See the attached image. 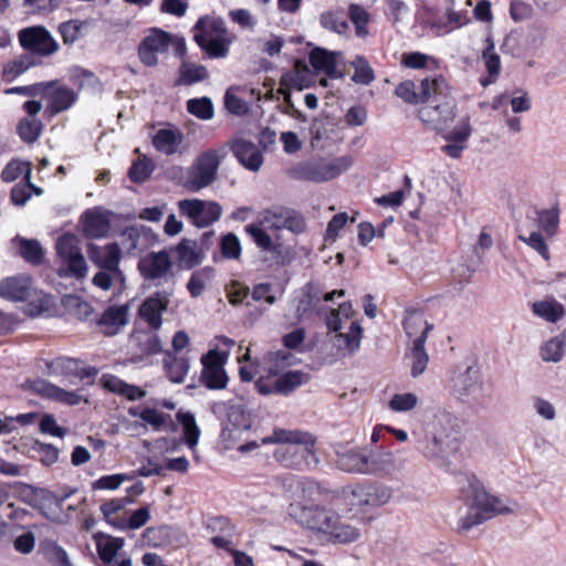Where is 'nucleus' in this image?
I'll use <instances>...</instances> for the list:
<instances>
[{"label": "nucleus", "mask_w": 566, "mask_h": 566, "mask_svg": "<svg viewBox=\"0 0 566 566\" xmlns=\"http://www.w3.org/2000/svg\"><path fill=\"white\" fill-rule=\"evenodd\" d=\"M461 448L458 418L444 410H436L426 423L424 437L419 441L422 454L441 467H449Z\"/></svg>", "instance_id": "1"}, {"label": "nucleus", "mask_w": 566, "mask_h": 566, "mask_svg": "<svg viewBox=\"0 0 566 566\" xmlns=\"http://www.w3.org/2000/svg\"><path fill=\"white\" fill-rule=\"evenodd\" d=\"M315 437L302 430L274 429L271 436L261 440L262 444L276 443L274 459L285 468L304 470L317 464Z\"/></svg>", "instance_id": "2"}, {"label": "nucleus", "mask_w": 566, "mask_h": 566, "mask_svg": "<svg viewBox=\"0 0 566 566\" xmlns=\"http://www.w3.org/2000/svg\"><path fill=\"white\" fill-rule=\"evenodd\" d=\"M513 509L503 504L502 500L489 494L483 484L475 478L469 479L465 491V511L459 513L458 531H469L496 515L512 513Z\"/></svg>", "instance_id": "3"}, {"label": "nucleus", "mask_w": 566, "mask_h": 566, "mask_svg": "<svg viewBox=\"0 0 566 566\" xmlns=\"http://www.w3.org/2000/svg\"><path fill=\"white\" fill-rule=\"evenodd\" d=\"M457 103L451 88L442 77L434 78V88L422 102L418 116L423 125L437 133H443L455 118Z\"/></svg>", "instance_id": "4"}, {"label": "nucleus", "mask_w": 566, "mask_h": 566, "mask_svg": "<svg viewBox=\"0 0 566 566\" xmlns=\"http://www.w3.org/2000/svg\"><path fill=\"white\" fill-rule=\"evenodd\" d=\"M300 523L308 530L323 533L340 544L353 543L360 537V531L342 523L340 516L321 506H305L298 514Z\"/></svg>", "instance_id": "5"}, {"label": "nucleus", "mask_w": 566, "mask_h": 566, "mask_svg": "<svg viewBox=\"0 0 566 566\" xmlns=\"http://www.w3.org/2000/svg\"><path fill=\"white\" fill-rule=\"evenodd\" d=\"M193 40L209 57H226L231 41L226 21L221 17L203 15L193 27Z\"/></svg>", "instance_id": "6"}, {"label": "nucleus", "mask_w": 566, "mask_h": 566, "mask_svg": "<svg viewBox=\"0 0 566 566\" xmlns=\"http://www.w3.org/2000/svg\"><path fill=\"white\" fill-rule=\"evenodd\" d=\"M226 155L224 147L200 153L187 172L185 187L193 192L209 187L217 179L219 167Z\"/></svg>", "instance_id": "7"}, {"label": "nucleus", "mask_w": 566, "mask_h": 566, "mask_svg": "<svg viewBox=\"0 0 566 566\" xmlns=\"http://www.w3.org/2000/svg\"><path fill=\"white\" fill-rule=\"evenodd\" d=\"M75 234L64 233L56 240L55 249L59 258L65 265L60 269V276L84 279L87 274V263L78 245Z\"/></svg>", "instance_id": "8"}, {"label": "nucleus", "mask_w": 566, "mask_h": 566, "mask_svg": "<svg viewBox=\"0 0 566 566\" xmlns=\"http://www.w3.org/2000/svg\"><path fill=\"white\" fill-rule=\"evenodd\" d=\"M259 223L270 230L286 229L295 234L304 232L306 228L303 216L286 207L273 206L259 214Z\"/></svg>", "instance_id": "9"}, {"label": "nucleus", "mask_w": 566, "mask_h": 566, "mask_svg": "<svg viewBox=\"0 0 566 566\" xmlns=\"http://www.w3.org/2000/svg\"><path fill=\"white\" fill-rule=\"evenodd\" d=\"M346 497L352 506L377 507L388 503L392 496L390 488L379 483H363L348 486Z\"/></svg>", "instance_id": "10"}, {"label": "nucleus", "mask_w": 566, "mask_h": 566, "mask_svg": "<svg viewBox=\"0 0 566 566\" xmlns=\"http://www.w3.org/2000/svg\"><path fill=\"white\" fill-rule=\"evenodd\" d=\"M20 45L33 56H50L57 52L60 45L43 25L21 29L18 33Z\"/></svg>", "instance_id": "11"}, {"label": "nucleus", "mask_w": 566, "mask_h": 566, "mask_svg": "<svg viewBox=\"0 0 566 566\" xmlns=\"http://www.w3.org/2000/svg\"><path fill=\"white\" fill-rule=\"evenodd\" d=\"M228 354L218 349H210L201 356L202 371L200 375L201 384L212 390H220L227 387L229 377L224 365Z\"/></svg>", "instance_id": "12"}, {"label": "nucleus", "mask_w": 566, "mask_h": 566, "mask_svg": "<svg viewBox=\"0 0 566 566\" xmlns=\"http://www.w3.org/2000/svg\"><path fill=\"white\" fill-rule=\"evenodd\" d=\"M181 214L188 217L197 228H207L218 221L222 208L214 201H202L199 199H184L178 202Z\"/></svg>", "instance_id": "13"}, {"label": "nucleus", "mask_w": 566, "mask_h": 566, "mask_svg": "<svg viewBox=\"0 0 566 566\" xmlns=\"http://www.w3.org/2000/svg\"><path fill=\"white\" fill-rule=\"evenodd\" d=\"M86 253L90 261L99 269L112 271L114 276H123V272L119 269L122 251L118 243L112 242L104 247L88 243Z\"/></svg>", "instance_id": "14"}, {"label": "nucleus", "mask_w": 566, "mask_h": 566, "mask_svg": "<svg viewBox=\"0 0 566 566\" xmlns=\"http://www.w3.org/2000/svg\"><path fill=\"white\" fill-rule=\"evenodd\" d=\"M171 36L168 32L154 29L150 34L145 36L138 46V55L146 66L158 64L157 54L166 53L169 49Z\"/></svg>", "instance_id": "15"}, {"label": "nucleus", "mask_w": 566, "mask_h": 566, "mask_svg": "<svg viewBox=\"0 0 566 566\" xmlns=\"http://www.w3.org/2000/svg\"><path fill=\"white\" fill-rule=\"evenodd\" d=\"M44 86L42 96L49 101L48 109L53 115L71 108L77 99L76 92L57 80L44 82Z\"/></svg>", "instance_id": "16"}, {"label": "nucleus", "mask_w": 566, "mask_h": 566, "mask_svg": "<svg viewBox=\"0 0 566 566\" xmlns=\"http://www.w3.org/2000/svg\"><path fill=\"white\" fill-rule=\"evenodd\" d=\"M172 263L166 250L150 252L138 262L140 275L146 281L164 279L171 271Z\"/></svg>", "instance_id": "17"}, {"label": "nucleus", "mask_w": 566, "mask_h": 566, "mask_svg": "<svg viewBox=\"0 0 566 566\" xmlns=\"http://www.w3.org/2000/svg\"><path fill=\"white\" fill-rule=\"evenodd\" d=\"M169 295V293L163 294L156 292L154 295L147 297L139 307L140 317L155 331H158L163 325L161 315L168 307Z\"/></svg>", "instance_id": "18"}, {"label": "nucleus", "mask_w": 566, "mask_h": 566, "mask_svg": "<svg viewBox=\"0 0 566 566\" xmlns=\"http://www.w3.org/2000/svg\"><path fill=\"white\" fill-rule=\"evenodd\" d=\"M227 424L222 429V437H232L234 430H249L252 427V413L244 402H228Z\"/></svg>", "instance_id": "19"}, {"label": "nucleus", "mask_w": 566, "mask_h": 566, "mask_svg": "<svg viewBox=\"0 0 566 566\" xmlns=\"http://www.w3.org/2000/svg\"><path fill=\"white\" fill-rule=\"evenodd\" d=\"M29 387L34 392L51 400H55L69 406H76L82 401V396L75 391L64 390L45 379H34L28 381Z\"/></svg>", "instance_id": "20"}, {"label": "nucleus", "mask_w": 566, "mask_h": 566, "mask_svg": "<svg viewBox=\"0 0 566 566\" xmlns=\"http://www.w3.org/2000/svg\"><path fill=\"white\" fill-rule=\"evenodd\" d=\"M482 378L476 366H469L453 381V390L461 398L475 397L482 391Z\"/></svg>", "instance_id": "21"}, {"label": "nucleus", "mask_w": 566, "mask_h": 566, "mask_svg": "<svg viewBox=\"0 0 566 566\" xmlns=\"http://www.w3.org/2000/svg\"><path fill=\"white\" fill-rule=\"evenodd\" d=\"M231 149L239 163L251 171H258L263 165V155L255 144L250 140L235 139Z\"/></svg>", "instance_id": "22"}, {"label": "nucleus", "mask_w": 566, "mask_h": 566, "mask_svg": "<svg viewBox=\"0 0 566 566\" xmlns=\"http://www.w3.org/2000/svg\"><path fill=\"white\" fill-rule=\"evenodd\" d=\"M32 293L29 276H11L0 282V296L13 302L28 301Z\"/></svg>", "instance_id": "23"}, {"label": "nucleus", "mask_w": 566, "mask_h": 566, "mask_svg": "<svg viewBox=\"0 0 566 566\" xmlns=\"http://www.w3.org/2000/svg\"><path fill=\"white\" fill-rule=\"evenodd\" d=\"M127 323V305L109 306L97 319V325L101 327V331L105 336H115Z\"/></svg>", "instance_id": "24"}, {"label": "nucleus", "mask_w": 566, "mask_h": 566, "mask_svg": "<svg viewBox=\"0 0 566 566\" xmlns=\"http://www.w3.org/2000/svg\"><path fill=\"white\" fill-rule=\"evenodd\" d=\"M366 474L388 476L397 470V460L391 451H367Z\"/></svg>", "instance_id": "25"}, {"label": "nucleus", "mask_w": 566, "mask_h": 566, "mask_svg": "<svg viewBox=\"0 0 566 566\" xmlns=\"http://www.w3.org/2000/svg\"><path fill=\"white\" fill-rule=\"evenodd\" d=\"M433 328L432 325H427L419 336L412 340V346L408 355L410 359L411 370L410 374L413 378L419 377L424 373L429 363V355L426 352L424 344L428 333Z\"/></svg>", "instance_id": "26"}, {"label": "nucleus", "mask_w": 566, "mask_h": 566, "mask_svg": "<svg viewBox=\"0 0 566 566\" xmlns=\"http://www.w3.org/2000/svg\"><path fill=\"white\" fill-rule=\"evenodd\" d=\"M432 88H434V78H423L420 82L419 91L412 81H405L396 87L395 93L408 104H422L428 99V94Z\"/></svg>", "instance_id": "27"}, {"label": "nucleus", "mask_w": 566, "mask_h": 566, "mask_svg": "<svg viewBox=\"0 0 566 566\" xmlns=\"http://www.w3.org/2000/svg\"><path fill=\"white\" fill-rule=\"evenodd\" d=\"M185 135L178 128H160L153 137V145L166 156L175 155L184 144Z\"/></svg>", "instance_id": "28"}, {"label": "nucleus", "mask_w": 566, "mask_h": 566, "mask_svg": "<svg viewBox=\"0 0 566 566\" xmlns=\"http://www.w3.org/2000/svg\"><path fill=\"white\" fill-rule=\"evenodd\" d=\"M111 229V221L106 214L88 209L83 216V234L88 239H101L107 235Z\"/></svg>", "instance_id": "29"}, {"label": "nucleus", "mask_w": 566, "mask_h": 566, "mask_svg": "<svg viewBox=\"0 0 566 566\" xmlns=\"http://www.w3.org/2000/svg\"><path fill=\"white\" fill-rule=\"evenodd\" d=\"M337 52H329L323 48H314L308 55V62L316 72H323L331 78L340 76L337 73Z\"/></svg>", "instance_id": "30"}, {"label": "nucleus", "mask_w": 566, "mask_h": 566, "mask_svg": "<svg viewBox=\"0 0 566 566\" xmlns=\"http://www.w3.org/2000/svg\"><path fill=\"white\" fill-rule=\"evenodd\" d=\"M367 451L350 449L337 453L336 464L342 471L348 473L366 474Z\"/></svg>", "instance_id": "31"}, {"label": "nucleus", "mask_w": 566, "mask_h": 566, "mask_svg": "<svg viewBox=\"0 0 566 566\" xmlns=\"http://www.w3.org/2000/svg\"><path fill=\"white\" fill-rule=\"evenodd\" d=\"M189 359L185 356H177L170 350L165 352L164 368L171 382L181 384L189 371Z\"/></svg>", "instance_id": "32"}, {"label": "nucleus", "mask_w": 566, "mask_h": 566, "mask_svg": "<svg viewBox=\"0 0 566 566\" xmlns=\"http://www.w3.org/2000/svg\"><path fill=\"white\" fill-rule=\"evenodd\" d=\"M94 538L98 556L106 564H109L118 551L124 546V538L122 537H114L98 533L94 535Z\"/></svg>", "instance_id": "33"}, {"label": "nucleus", "mask_w": 566, "mask_h": 566, "mask_svg": "<svg viewBox=\"0 0 566 566\" xmlns=\"http://www.w3.org/2000/svg\"><path fill=\"white\" fill-rule=\"evenodd\" d=\"M209 73L206 66L184 61L179 67V77L175 85H192L208 78Z\"/></svg>", "instance_id": "34"}, {"label": "nucleus", "mask_w": 566, "mask_h": 566, "mask_svg": "<svg viewBox=\"0 0 566 566\" xmlns=\"http://www.w3.org/2000/svg\"><path fill=\"white\" fill-rule=\"evenodd\" d=\"M176 253L180 266L184 269H192L201 262V258L197 252V241L195 240L182 239L176 245Z\"/></svg>", "instance_id": "35"}, {"label": "nucleus", "mask_w": 566, "mask_h": 566, "mask_svg": "<svg viewBox=\"0 0 566 566\" xmlns=\"http://www.w3.org/2000/svg\"><path fill=\"white\" fill-rule=\"evenodd\" d=\"M294 174L301 180L324 182L326 181L324 159L302 163L294 169Z\"/></svg>", "instance_id": "36"}, {"label": "nucleus", "mask_w": 566, "mask_h": 566, "mask_svg": "<svg viewBox=\"0 0 566 566\" xmlns=\"http://www.w3.org/2000/svg\"><path fill=\"white\" fill-rule=\"evenodd\" d=\"M361 326L357 322L350 324L347 333H337L335 335V346L338 349H347L349 354H354L360 347Z\"/></svg>", "instance_id": "37"}, {"label": "nucleus", "mask_w": 566, "mask_h": 566, "mask_svg": "<svg viewBox=\"0 0 566 566\" xmlns=\"http://www.w3.org/2000/svg\"><path fill=\"white\" fill-rule=\"evenodd\" d=\"M532 308L536 316L549 323H556L565 315L564 306L555 300L535 302Z\"/></svg>", "instance_id": "38"}, {"label": "nucleus", "mask_w": 566, "mask_h": 566, "mask_svg": "<svg viewBox=\"0 0 566 566\" xmlns=\"http://www.w3.org/2000/svg\"><path fill=\"white\" fill-rule=\"evenodd\" d=\"M14 241L19 242V252L27 262L33 265L42 263L44 251L38 240L17 237Z\"/></svg>", "instance_id": "39"}, {"label": "nucleus", "mask_w": 566, "mask_h": 566, "mask_svg": "<svg viewBox=\"0 0 566 566\" xmlns=\"http://www.w3.org/2000/svg\"><path fill=\"white\" fill-rule=\"evenodd\" d=\"M566 350V334L563 333L547 340L541 348V356L544 361H559Z\"/></svg>", "instance_id": "40"}, {"label": "nucleus", "mask_w": 566, "mask_h": 566, "mask_svg": "<svg viewBox=\"0 0 566 566\" xmlns=\"http://www.w3.org/2000/svg\"><path fill=\"white\" fill-rule=\"evenodd\" d=\"M176 417H177V420L182 426L186 444L190 449H195V447L198 444L199 437H200V429L197 426L195 416L189 411H187V412L178 411Z\"/></svg>", "instance_id": "41"}, {"label": "nucleus", "mask_w": 566, "mask_h": 566, "mask_svg": "<svg viewBox=\"0 0 566 566\" xmlns=\"http://www.w3.org/2000/svg\"><path fill=\"white\" fill-rule=\"evenodd\" d=\"M42 129V122L32 117L21 118L17 126L18 135L25 144L35 143L39 139Z\"/></svg>", "instance_id": "42"}, {"label": "nucleus", "mask_w": 566, "mask_h": 566, "mask_svg": "<svg viewBox=\"0 0 566 566\" xmlns=\"http://www.w3.org/2000/svg\"><path fill=\"white\" fill-rule=\"evenodd\" d=\"M187 111L201 120H209L214 115L212 101L207 96L188 99Z\"/></svg>", "instance_id": "43"}, {"label": "nucleus", "mask_w": 566, "mask_h": 566, "mask_svg": "<svg viewBox=\"0 0 566 566\" xmlns=\"http://www.w3.org/2000/svg\"><path fill=\"white\" fill-rule=\"evenodd\" d=\"M212 274L213 270L211 268L195 271L187 283L189 294L192 297H199L203 293L207 282L212 279Z\"/></svg>", "instance_id": "44"}, {"label": "nucleus", "mask_w": 566, "mask_h": 566, "mask_svg": "<svg viewBox=\"0 0 566 566\" xmlns=\"http://www.w3.org/2000/svg\"><path fill=\"white\" fill-rule=\"evenodd\" d=\"M78 361L74 358L57 357L46 363L48 373L50 375L71 376L78 373Z\"/></svg>", "instance_id": "45"}, {"label": "nucleus", "mask_w": 566, "mask_h": 566, "mask_svg": "<svg viewBox=\"0 0 566 566\" xmlns=\"http://www.w3.org/2000/svg\"><path fill=\"white\" fill-rule=\"evenodd\" d=\"M304 374L298 370L287 371L276 379V394L289 395L303 384Z\"/></svg>", "instance_id": "46"}, {"label": "nucleus", "mask_w": 566, "mask_h": 566, "mask_svg": "<svg viewBox=\"0 0 566 566\" xmlns=\"http://www.w3.org/2000/svg\"><path fill=\"white\" fill-rule=\"evenodd\" d=\"M319 22L324 29L338 34L344 33L348 28L347 20L340 11H325L321 13Z\"/></svg>", "instance_id": "47"}, {"label": "nucleus", "mask_w": 566, "mask_h": 566, "mask_svg": "<svg viewBox=\"0 0 566 566\" xmlns=\"http://www.w3.org/2000/svg\"><path fill=\"white\" fill-rule=\"evenodd\" d=\"M31 166L28 163L19 161V160H11L7 166L3 168L1 172V178L4 182H12L15 179H18L20 176L23 175L24 180L31 179Z\"/></svg>", "instance_id": "48"}, {"label": "nucleus", "mask_w": 566, "mask_h": 566, "mask_svg": "<svg viewBox=\"0 0 566 566\" xmlns=\"http://www.w3.org/2000/svg\"><path fill=\"white\" fill-rule=\"evenodd\" d=\"M352 65L355 69V72L352 76L353 82L368 85L375 80L374 71L364 56L357 55L352 62Z\"/></svg>", "instance_id": "49"}, {"label": "nucleus", "mask_w": 566, "mask_h": 566, "mask_svg": "<svg viewBox=\"0 0 566 566\" xmlns=\"http://www.w3.org/2000/svg\"><path fill=\"white\" fill-rule=\"evenodd\" d=\"M430 325L421 312L413 311L403 319V329L409 338L416 339L420 333Z\"/></svg>", "instance_id": "50"}, {"label": "nucleus", "mask_w": 566, "mask_h": 566, "mask_svg": "<svg viewBox=\"0 0 566 566\" xmlns=\"http://www.w3.org/2000/svg\"><path fill=\"white\" fill-rule=\"evenodd\" d=\"M40 64V61L32 54H23L15 59L14 61L7 64L4 67V74L12 75L13 77L21 75L27 72L30 67L36 66Z\"/></svg>", "instance_id": "51"}, {"label": "nucleus", "mask_w": 566, "mask_h": 566, "mask_svg": "<svg viewBox=\"0 0 566 566\" xmlns=\"http://www.w3.org/2000/svg\"><path fill=\"white\" fill-rule=\"evenodd\" d=\"M353 165V159L349 156H342L331 160L324 159V170L326 181L334 179L348 170Z\"/></svg>", "instance_id": "52"}, {"label": "nucleus", "mask_w": 566, "mask_h": 566, "mask_svg": "<svg viewBox=\"0 0 566 566\" xmlns=\"http://www.w3.org/2000/svg\"><path fill=\"white\" fill-rule=\"evenodd\" d=\"M154 170V164L151 160L144 158L135 161L129 168L128 177L133 182L142 184L145 182Z\"/></svg>", "instance_id": "53"}, {"label": "nucleus", "mask_w": 566, "mask_h": 566, "mask_svg": "<svg viewBox=\"0 0 566 566\" xmlns=\"http://www.w3.org/2000/svg\"><path fill=\"white\" fill-rule=\"evenodd\" d=\"M418 402V397L411 392L396 394L389 400V408L397 412L412 410Z\"/></svg>", "instance_id": "54"}, {"label": "nucleus", "mask_w": 566, "mask_h": 566, "mask_svg": "<svg viewBox=\"0 0 566 566\" xmlns=\"http://www.w3.org/2000/svg\"><path fill=\"white\" fill-rule=\"evenodd\" d=\"M221 253L226 259H239L241 254V244L234 233L226 234L220 243Z\"/></svg>", "instance_id": "55"}, {"label": "nucleus", "mask_w": 566, "mask_h": 566, "mask_svg": "<svg viewBox=\"0 0 566 566\" xmlns=\"http://www.w3.org/2000/svg\"><path fill=\"white\" fill-rule=\"evenodd\" d=\"M83 22L80 20H70L59 27V31L65 44H73L81 35Z\"/></svg>", "instance_id": "56"}, {"label": "nucleus", "mask_w": 566, "mask_h": 566, "mask_svg": "<svg viewBox=\"0 0 566 566\" xmlns=\"http://www.w3.org/2000/svg\"><path fill=\"white\" fill-rule=\"evenodd\" d=\"M130 476L127 474H111V475H104L96 481L92 483L93 490H116L120 486V484L127 480H129Z\"/></svg>", "instance_id": "57"}, {"label": "nucleus", "mask_w": 566, "mask_h": 566, "mask_svg": "<svg viewBox=\"0 0 566 566\" xmlns=\"http://www.w3.org/2000/svg\"><path fill=\"white\" fill-rule=\"evenodd\" d=\"M559 222L558 211L555 209L538 212V224L543 231L552 235L556 232Z\"/></svg>", "instance_id": "58"}, {"label": "nucleus", "mask_w": 566, "mask_h": 566, "mask_svg": "<svg viewBox=\"0 0 566 566\" xmlns=\"http://www.w3.org/2000/svg\"><path fill=\"white\" fill-rule=\"evenodd\" d=\"M76 491L77 489L67 486L62 494L57 495L51 491L41 490V500L45 505H55L57 509L62 510L64 502L75 494Z\"/></svg>", "instance_id": "59"}, {"label": "nucleus", "mask_w": 566, "mask_h": 566, "mask_svg": "<svg viewBox=\"0 0 566 566\" xmlns=\"http://www.w3.org/2000/svg\"><path fill=\"white\" fill-rule=\"evenodd\" d=\"M472 128L469 118H465L462 119L461 123L457 127H454L450 133L444 135V139L448 142L464 145V143L470 138Z\"/></svg>", "instance_id": "60"}, {"label": "nucleus", "mask_w": 566, "mask_h": 566, "mask_svg": "<svg viewBox=\"0 0 566 566\" xmlns=\"http://www.w3.org/2000/svg\"><path fill=\"white\" fill-rule=\"evenodd\" d=\"M33 450L38 453L40 461L44 465H51L59 459V450L52 444L36 442Z\"/></svg>", "instance_id": "61"}, {"label": "nucleus", "mask_w": 566, "mask_h": 566, "mask_svg": "<svg viewBox=\"0 0 566 566\" xmlns=\"http://www.w3.org/2000/svg\"><path fill=\"white\" fill-rule=\"evenodd\" d=\"M140 230L137 227H127L122 232V244L128 253H134L139 248Z\"/></svg>", "instance_id": "62"}, {"label": "nucleus", "mask_w": 566, "mask_h": 566, "mask_svg": "<svg viewBox=\"0 0 566 566\" xmlns=\"http://www.w3.org/2000/svg\"><path fill=\"white\" fill-rule=\"evenodd\" d=\"M245 230L259 248L265 251H270L272 249L273 241L265 230L254 224L248 226Z\"/></svg>", "instance_id": "63"}, {"label": "nucleus", "mask_w": 566, "mask_h": 566, "mask_svg": "<svg viewBox=\"0 0 566 566\" xmlns=\"http://www.w3.org/2000/svg\"><path fill=\"white\" fill-rule=\"evenodd\" d=\"M31 187L33 184L30 180L17 184L11 190V201L15 206H23L31 198Z\"/></svg>", "instance_id": "64"}]
</instances>
